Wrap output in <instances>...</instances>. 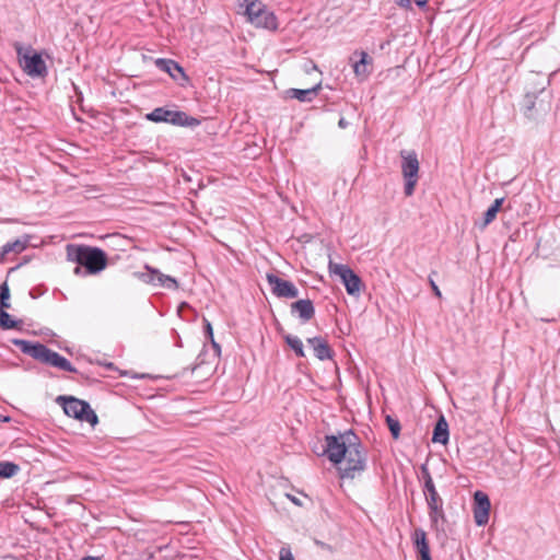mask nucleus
<instances>
[{
    "mask_svg": "<svg viewBox=\"0 0 560 560\" xmlns=\"http://www.w3.org/2000/svg\"><path fill=\"white\" fill-rule=\"evenodd\" d=\"M398 5L402 7V8H410L411 5V1L410 0H397L396 1Z\"/></svg>",
    "mask_w": 560,
    "mask_h": 560,
    "instance_id": "473e14b6",
    "label": "nucleus"
},
{
    "mask_svg": "<svg viewBox=\"0 0 560 560\" xmlns=\"http://www.w3.org/2000/svg\"><path fill=\"white\" fill-rule=\"evenodd\" d=\"M348 125H349V122H348L343 117H341V118L339 119V121H338V126H339L340 128H342V129L347 128V127H348Z\"/></svg>",
    "mask_w": 560,
    "mask_h": 560,
    "instance_id": "c9c22d12",
    "label": "nucleus"
},
{
    "mask_svg": "<svg viewBox=\"0 0 560 560\" xmlns=\"http://www.w3.org/2000/svg\"><path fill=\"white\" fill-rule=\"evenodd\" d=\"M315 544L320 547L323 550H326V551H329V552H334V548L328 545V544H325L320 540H315Z\"/></svg>",
    "mask_w": 560,
    "mask_h": 560,
    "instance_id": "2f4dec72",
    "label": "nucleus"
},
{
    "mask_svg": "<svg viewBox=\"0 0 560 560\" xmlns=\"http://www.w3.org/2000/svg\"><path fill=\"white\" fill-rule=\"evenodd\" d=\"M265 10H267L266 5L261 1L254 0L246 5L245 14L248 18V21L252 23L253 21L257 20V18H261V14H264Z\"/></svg>",
    "mask_w": 560,
    "mask_h": 560,
    "instance_id": "5701e85b",
    "label": "nucleus"
},
{
    "mask_svg": "<svg viewBox=\"0 0 560 560\" xmlns=\"http://www.w3.org/2000/svg\"><path fill=\"white\" fill-rule=\"evenodd\" d=\"M9 300H10V289H9L8 283L3 282L0 285V307H2V310L11 307Z\"/></svg>",
    "mask_w": 560,
    "mask_h": 560,
    "instance_id": "cd10ccee",
    "label": "nucleus"
},
{
    "mask_svg": "<svg viewBox=\"0 0 560 560\" xmlns=\"http://www.w3.org/2000/svg\"><path fill=\"white\" fill-rule=\"evenodd\" d=\"M203 322H205V332H206V336L210 340L213 337V329H212L211 323L207 318H203Z\"/></svg>",
    "mask_w": 560,
    "mask_h": 560,
    "instance_id": "c756f323",
    "label": "nucleus"
},
{
    "mask_svg": "<svg viewBox=\"0 0 560 560\" xmlns=\"http://www.w3.org/2000/svg\"><path fill=\"white\" fill-rule=\"evenodd\" d=\"M211 341V345H212V348L214 349V351L217 352V354H220L221 352V347L218 342H215L214 338L212 337V339H210Z\"/></svg>",
    "mask_w": 560,
    "mask_h": 560,
    "instance_id": "72a5a7b5",
    "label": "nucleus"
},
{
    "mask_svg": "<svg viewBox=\"0 0 560 560\" xmlns=\"http://www.w3.org/2000/svg\"><path fill=\"white\" fill-rule=\"evenodd\" d=\"M307 343L313 348L315 357L320 360H329L332 358V350L323 337H313L307 339Z\"/></svg>",
    "mask_w": 560,
    "mask_h": 560,
    "instance_id": "2eb2a0df",
    "label": "nucleus"
},
{
    "mask_svg": "<svg viewBox=\"0 0 560 560\" xmlns=\"http://www.w3.org/2000/svg\"><path fill=\"white\" fill-rule=\"evenodd\" d=\"M145 118L153 122H167L180 127H196L200 120L188 116L182 110H172L165 107H156L151 113L145 115Z\"/></svg>",
    "mask_w": 560,
    "mask_h": 560,
    "instance_id": "423d86ee",
    "label": "nucleus"
},
{
    "mask_svg": "<svg viewBox=\"0 0 560 560\" xmlns=\"http://www.w3.org/2000/svg\"><path fill=\"white\" fill-rule=\"evenodd\" d=\"M12 343L16 346L24 354H27L42 363L71 373L78 372L77 369L71 364V362L67 358L49 349L44 343L32 342L24 339H13Z\"/></svg>",
    "mask_w": 560,
    "mask_h": 560,
    "instance_id": "7ed1b4c3",
    "label": "nucleus"
},
{
    "mask_svg": "<svg viewBox=\"0 0 560 560\" xmlns=\"http://www.w3.org/2000/svg\"><path fill=\"white\" fill-rule=\"evenodd\" d=\"M288 497H289V499H290L294 504H296V505H301V502H300V500H299L298 498L292 497V495H288Z\"/></svg>",
    "mask_w": 560,
    "mask_h": 560,
    "instance_id": "4c0bfd02",
    "label": "nucleus"
},
{
    "mask_svg": "<svg viewBox=\"0 0 560 560\" xmlns=\"http://www.w3.org/2000/svg\"><path fill=\"white\" fill-rule=\"evenodd\" d=\"M328 268L330 273L340 278L348 294H360L362 281L349 266L330 261Z\"/></svg>",
    "mask_w": 560,
    "mask_h": 560,
    "instance_id": "1a4fd4ad",
    "label": "nucleus"
},
{
    "mask_svg": "<svg viewBox=\"0 0 560 560\" xmlns=\"http://www.w3.org/2000/svg\"><path fill=\"white\" fill-rule=\"evenodd\" d=\"M429 283L431 285V289H432L434 295L438 296V298H441L442 293H441L439 287L436 285L435 281L433 280V278L431 276H429Z\"/></svg>",
    "mask_w": 560,
    "mask_h": 560,
    "instance_id": "7c9ffc66",
    "label": "nucleus"
},
{
    "mask_svg": "<svg viewBox=\"0 0 560 560\" xmlns=\"http://www.w3.org/2000/svg\"><path fill=\"white\" fill-rule=\"evenodd\" d=\"M448 423L443 416L435 422L432 441L445 445L448 442Z\"/></svg>",
    "mask_w": 560,
    "mask_h": 560,
    "instance_id": "6ab92c4d",
    "label": "nucleus"
},
{
    "mask_svg": "<svg viewBox=\"0 0 560 560\" xmlns=\"http://www.w3.org/2000/svg\"><path fill=\"white\" fill-rule=\"evenodd\" d=\"M385 421H386V424L390 431V434L392 436L397 440L400 435V430H401V427H400V422L397 418H394L389 415H387L385 417Z\"/></svg>",
    "mask_w": 560,
    "mask_h": 560,
    "instance_id": "bb28decb",
    "label": "nucleus"
},
{
    "mask_svg": "<svg viewBox=\"0 0 560 560\" xmlns=\"http://www.w3.org/2000/svg\"><path fill=\"white\" fill-rule=\"evenodd\" d=\"M155 66L159 70L168 73L170 77L176 81L179 78L188 81V77L185 74L184 69L172 59L158 58L155 60Z\"/></svg>",
    "mask_w": 560,
    "mask_h": 560,
    "instance_id": "ddd939ff",
    "label": "nucleus"
},
{
    "mask_svg": "<svg viewBox=\"0 0 560 560\" xmlns=\"http://www.w3.org/2000/svg\"><path fill=\"white\" fill-rule=\"evenodd\" d=\"M284 340H285L287 345L294 351L296 357H299V358L305 357L303 342L299 337L288 334L284 336Z\"/></svg>",
    "mask_w": 560,
    "mask_h": 560,
    "instance_id": "b1692460",
    "label": "nucleus"
},
{
    "mask_svg": "<svg viewBox=\"0 0 560 560\" xmlns=\"http://www.w3.org/2000/svg\"><path fill=\"white\" fill-rule=\"evenodd\" d=\"M415 547L419 553L420 560H432L430 547L427 540V534L422 528H416L412 535Z\"/></svg>",
    "mask_w": 560,
    "mask_h": 560,
    "instance_id": "dca6fc26",
    "label": "nucleus"
},
{
    "mask_svg": "<svg viewBox=\"0 0 560 560\" xmlns=\"http://www.w3.org/2000/svg\"><path fill=\"white\" fill-rule=\"evenodd\" d=\"M31 237L28 235H24L20 238H16L13 242H8L2 246L1 256H5L9 253L20 254L22 253L28 245Z\"/></svg>",
    "mask_w": 560,
    "mask_h": 560,
    "instance_id": "aec40b11",
    "label": "nucleus"
},
{
    "mask_svg": "<svg viewBox=\"0 0 560 560\" xmlns=\"http://www.w3.org/2000/svg\"><path fill=\"white\" fill-rule=\"evenodd\" d=\"M57 402L62 406L65 413L80 421H85L92 427L98 423V418L90 404L72 396H59Z\"/></svg>",
    "mask_w": 560,
    "mask_h": 560,
    "instance_id": "20e7f679",
    "label": "nucleus"
},
{
    "mask_svg": "<svg viewBox=\"0 0 560 560\" xmlns=\"http://www.w3.org/2000/svg\"><path fill=\"white\" fill-rule=\"evenodd\" d=\"M312 69H317V66L315 63H312Z\"/></svg>",
    "mask_w": 560,
    "mask_h": 560,
    "instance_id": "ea45409f",
    "label": "nucleus"
},
{
    "mask_svg": "<svg viewBox=\"0 0 560 560\" xmlns=\"http://www.w3.org/2000/svg\"><path fill=\"white\" fill-rule=\"evenodd\" d=\"M16 54L23 71L32 78H44L47 75V67L40 54L32 48L23 49L16 46Z\"/></svg>",
    "mask_w": 560,
    "mask_h": 560,
    "instance_id": "6e6552de",
    "label": "nucleus"
},
{
    "mask_svg": "<svg viewBox=\"0 0 560 560\" xmlns=\"http://www.w3.org/2000/svg\"><path fill=\"white\" fill-rule=\"evenodd\" d=\"M354 55L359 56L360 59L354 61L353 63V72L357 78L360 80H364L369 77L370 70L368 69V66L371 65L372 58L369 56L368 52L361 50V51H354Z\"/></svg>",
    "mask_w": 560,
    "mask_h": 560,
    "instance_id": "f3484780",
    "label": "nucleus"
},
{
    "mask_svg": "<svg viewBox=\"0 0 560 560\" xmlns=\"http://www.w3.org/2000/svg\"><path fill=\"white\" fill-rule=\"evenodd\" d=\"M421 475L424 480L423 493L429 509V517L432 525H436L439 520H444L443 500L436 491L431 474L425 465L421 466Z\"/></svg>",
    "mask_w": 560,
    "mask_h": 560,
    "instance_id": "39448f33",
    "label": "nucleus"
},
{
    "mask_svg": "<svg viewBox=\"0 0 560 560\" xmlns=\"http://www.w3.org/2000/svg\"><path fill=\"white\" fill-rule=\"evenodd\" d=\"M526 102H527V104H526L527 109H532L534 107V104H535L534 101H533V96L527 94L526 95Z\"/></svg>",
    "mask_w": 560,
    "mask_h": 560,
    "instance_id": "f704fd0d",
    "label": "nucleus"
},
{
    "mask_svg": "<svg viewBox=\"0 0 560 560\" xmlns=\"http://www.w3.org/2000/svg\"><path fill=\"white\" fill-rule=\"evenodd\" d=\"M401 173L405 179L404 192L407 197L412 196L419 180V160L415 151H400Z\"/></svg>",
    "mask_w": 560,
    "mask_h": 560,
    "instance_id": "0eeeda50",
    "label": "nucleus"
},
{
    "mask_svg": "<svg viewBox=\"0 0 560 560\" xmlns=\"http://www.w3.org/2000/svg\"><path fill=\"white\" fill-rule=\"evenodd\" d=\"M266 279L271 288V292L276 296L287 299L298 298L299 290L291 281L284 280L275 273H267Z\"/></svg>",
    "mask_w": 560,
    "mask_h": 560,
    "instance_id": "9b49d317",
    "label": "nucleus"
},
{
    "mask_svg": "<svg viewBox=\"0 0 560 560\" xmlns=\"http://www.w3.org/2000/svg\"><path fill=\"white\" fill-rule=\"evenodd\" d=\"M280 560H294L293 555L289 548H281Z\"/></svg>",
    "mask_w": 560,
    "mask_h": 560,
    "instance_id": "c85d7f7f",
    "label": "nucleus"
},
{
    "mask_svg": "<svg viewBox=\"0 0 560 560\" xmlns=\"http://www.w3.org/2000/svg\"><path fill=\"white\" fill-rule=\"evenodd\" d=\"M475 506H474V518L478 526H483L489 521L490 513V499L488 494L482 491H476L474 494Z\"/></svg>",
    "mask_w": 560,
    "mask_h": 560,
    "instance_id": "f8f14e48",
    "label": "nucleus"
},
{
    "mask_svg": "<svg viewBox=\"0 0 560 560\" xmlns=\"http://www.w3.org/2000/svg\"><path fill=\"white\" fill-rule=\"evenodd\" d=\"M323 454L334 465L338 466V474L341 479H354L366 468V451L360 438L352 431L347 430L338 435H326Z\"/></svg>",
    "mask_w": 560,
    "mask_h": 560,
    "instance_id": "f257e3e1",
    "label": "nucleus"
},
{
    "mask_svg": "<svg viewBox=\"0 0 560 560\" xmlns=\"http://www.w3.org/2000/svg\"><path fill=\"white\" fill-rule=\"evenodd\" d=\"M322 89V83H317L315 86L311 89L300 90V89H290L288 94L292 98H296L300 102H312L318 94Z\"/></svg>",
    "mask_w": 560,
    "mask_h": 560,
    "instance_id": "a211bd4d",
    "label": "nucleus"
},
{
    "mask_svg": "<svg viewBox=\"0 0 560 560\" xmlns=\"http://www.w3.org/2000/svg\"><path fill=\"white\" fill-rule=\"evenodd\" d=\"M82 560H100V558L88 556V557H84Z\"/></svg>",
    "mask_w": 560,
    "mask_h": 560,
    "instance_id": "58836bf2",
    "label": "nucleus"
},
{
    "mask_svg": "<svg viewBox=\"0 0 560 560\" xmlns=\"http://www.w3.org/2000/svg\"><path fill=\"white\" fill-rule=\"evenodd\" d=\"M503 202H504V198H498L488 208V210L483 214V221L479 225V228L481 230H483L487 225H489L491 222H493L495 220L497 214L501 210Z\"/></svg>",
    "mask_w": 560,
    "mask_h": 560,
    "instance_id": "4be33fe9",
    "label": "nucleus"
},
{
    "mask_svg": "<svg viewBox=\"0 0 560 560\" xmlns=\"http://www.w3.org/2000/svg\"><path fill=\"white\" fill-rule=\"evenodd\" d=\"M291 313L296 314L303 323H306L314 317L315 308L311 300H299L291 304Z\"/></svg>",
    "mask_w": 560,
    "mask_h": 560,
    "instance_id": "4468645a",
    "label": "nucleus"
},
{
    "mask_svg": "<svg viewBox=\"0 0 560 560\" xmlns=\"http://www.w3.org/2000/svg\"><path fill=\"white\" fill-rule=\"evenodd\" d=\"M147 272L135 273L139 280L148 284L161 285L171 290L178 289V282L175 278L162 273L159 269L153 268L149 265L144 266Z\"/></svg>",
    "mask_w": 560,
    "mask_h": 560,
    "instance_id": "9d476101",
    "label": "nucleus"
},
{
    "mask_svg": "<svg viewBox=\"0 0 560 560\" xmlns=\"http://www.w3.org/2000/svg\"><path fill=\"white\" fill-rule=\"evenodd\" d=\"M415 2L419 8H423L427 5L428 0H415Z\"/></svg>",
    "mask_w": 560,
    "mask_h": 560,
    "instance_id": "e433bc0d",
    "label": "nucleus"
},
{
    "mask_svg": "<svg viewBox=\"0 0 560 560\" xmlns=\"http://www.w3.org/2000/svg\"><path fill=\"white\" fill-rule=\"evenodd\" d=\"M67 257L78 264L74 268L75 275L81 273V267L85 268L86 273L96 275L107 266V255L98 247L70 244L67 246Z\"/></svg>",
    "mask_w": 560,
    "mask_h": 560,
    "instance_id": "f03ea898",
    "label": "nucleus"
},
{
    "mask_svg": "<svg viewBox=\"0 0 560 560\" xmlns=\"http://www.w3.org/2000/svg\"><path fill=\"white\" fill-rule=\"evenodd\" d=\"M20 471V466L12 462H0V478H12Z\"/></svg>",
    "mask_w": 560,
    "mask_h": 560,
    "instance_id": "393cba45",
    "label": "nucleus"
},
{
    "mask_svg": "<svg viewBox=\"0 0 560 560\" xmlns=\"http://www.w3.org/2000/svg\"><path fill=\"white\" fill-rule=\"evenodd\" d=\"M20 323V320L13 319L5 310H2V307H0V327L2 329L7 330L16 328Z\"/></svg>",
    "mask_w": 560,
    "mask_h": 560,
    "instance_id": "a878e982",
    "label": "nucleus"
},
{
    "mask_svg": "<svg viewBox=\"0 0 560 560\" xmlns=\"http://www.w3.org/2000/svg\"><path fill=\"white\" fill-rule=\"evenodd\" d=\"M252 24L257 27H262L270 31H276L278 28L277 16L273 12L268 10H265L264 14H261V18H257V20L253 21Z\"/></svg>",
    "mask_w": 560,
    "mask_h": 560,
    "instance_id": "412c9836",
    "label": "nucleus"
}]
</instances>
